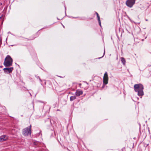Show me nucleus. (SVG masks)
<instances>
[{"label": "nucleus", "instance_id": "39448f33", "mask_svg": "<svg viewBox=\"0 0 151 151\" xmlns=\"http://www.w3.org/2000/svg\"><path fill=\"white\" fill-rule=\"evenodd\" d=\"M108 79L107 73L106 72L104 73V86L108 83Z\"/></svg>", "mask_w": 151, "mask_h": 151}, {"label": "nucleus", "instance_id": "9d476101", "mask_svg": "<svg viewBox=\"0 0 151 151\" xmlns=\"http://www.w3.org/2000/svg\"><path fill=\"white\" fill-rule=\"evenodd\" d=\"M121 61L124 65H125L126 63V60L124 58L122 57L121 58Z\"/></svg>", "mask_w": 151, "mask_h": 151}, {"label": "nucleus", "instance_id": "0eeeda50", "mask_svg": "<svg viewBox=\"0 0 151 151\" xmlns=\"http://www.w3.org/2000/svg\"><path fill=\"white\" fill-rule=\"evenodd\" d=\"M8 139V137L6 135H3L0 136V142L6 141Z\"/></svg>", "mask_w": 151, "mask_h": 151}, {"label": "nucleus", "instance_id": "9b49d317", "mask_svg": "<svg viewBox=\"0 0 151 151\" xmlns=\"http://www.w3.org/2000/svg\"><path fill=\"white\" fill-rule=\"evenodd\" d=\"M76 99V97L75 96H71L70 97V100L71 101H73Z\"/></svg>", "mask_w": 151, "mask_h": 151}, {"label": "nucleus", "instance_id": "f257e3e1", "mask_svg": "<svg viewBox=\"0 0 151 151\" xmlns=\"http://www.w3.org/2000/svg\"><path fill=\"white\" fill-rule=\"evenodd\" d=\"M143 89V86L141 84H136L134 86V90L137 92V95L139 96H142L144 95Z\"/></svg>", "mask_w": 151, "mask_h": 151}, {"label": "nucleus", "instance_id": "6e6552de", "mask_svg": "<svg viewBox=\"0 0 151 151\" xmlns=\"http://www.w3.org/2000/svg\"><path fill=\"white\" fill-rule=\"evenodd\" d=\"M83 92L82 91L77 90L76 93V95L77 96H79L83 94Z\"/></svg>", "mask_w": 151, "mask_h": 151}, {"label": "nucleus", "instance_id": "7ed1b4c3", "mask_svg": "<svg viewBox=\"0 0 151 151\" xmlns=\"http://www.w3.org/2000/svg\"><path fill=\"white\" fill-rule=\"evenodd\" d=\"M31 125L23 129L22 130L23 134L24 136H27L29 134H31Z\"/></svg>", "mask_w": 151, "mask_h": 151}, {"label": "nucleus", "instance_id": "f3484780", "mask_svg": "<svg viewBox=\"0 0 151 151\" xmlns=\"http://www.w3.org/2000/svg\"><path fill=\"white\" fill-rule=\"evenodd\" d=\"M63 26L64 28H65V27L63 25Z\"/></svg>", "mask_w": 151, "mask_h": 151}, {"label": "nucleus", "instance_id": "2eb2a0df", "mask_svg": "<svg viewBox=\"0 0 151 151\" xmlns=\"http://www.w3.org/2000/svg\"><path fill=\"white\" fill-rule=\"evenodd\" d=\"M57 19H62V18H61V19H59V18H58V17L57 18Z\"/></svg>", "mask_w": 151, "mask_h": 151}, {"label": "nucleus", "instance_id": "20e7f679", "mask_svg": "<svg viewBox=\"0 0 151 151\" xmlns=\"http://www.w3.org/2000/svg\"><path fill=\"white\" fill-rule=\"evenodd\" d=\"M136 0H127L126 2V4L130 8L132 7L135 3Z\"/></svg>", "mask_w": 151, "mask_h": 151}, {"label": "nucleus", "instance_id": "dca6fc26", "mask_svg": "<svg viewBox=\"0 0 151 151\" xmlns=\"http://www.w3.org/2000/svg\"><path fill=\"white\" fill-rule=\"evenodd\" d=\"M79 86H81V83H80V84H79Z\"/></svg>", "mask_w": 151, "mask_h": 151}, {"label": "nucleus", "instance_id": "f03ea898", "mask_svg": "<svg viewBox=\"0 0 151 151\" xmlns=\"http://www.w3.org/2000/svg\"><path fill=\"white\" fill-rule=\"evenodd\" d=\"M13 62V60L9 55H7L4 60V65L6 67L12 66Z\"/></svg>", "mask_w": 151, "mask_h": 151}, {"label": "nucleus", "instance_id": "f8f14e48", "mask_svg": "<svg viewBox=\"0 0 151 151\" xmlns=\"http://www.w3.org/2000/svg\"><path fill=\"white\" fill-rule=\"evenodd\" d=\"M104 76L103 78V83L102 87H103L104 86Z\"/></svg>", "mask_w": 151, "mask_h": 151}, {"label": "nucleus", "instance_id": "6ab92c4d", "mask_svg": "<svg viewBox=\"0 0 151 151\" xmlns=\"http://www.w3.org/2000/svg\"><path fill=\"white\" fill-rule=\"evenodd\" d=\"M104 56V54L103 55L102 57H103Z\"/></svg>", "mask_w": 151, "mask_h": 151}, {"label": "nucleus", "instance_id": "a211bd4d", "mask_svg": "<svg viewBox=\"0 0 151 151\" xmlns=\"http://www.w3.org/2000/svg\"><path fill=\"white\" fill-rule=\"evenodd\" d=\"M146 21H147V20L146 19Z\"/></svg>", "mask_w": 151, "mask_h": 151}, {"label": "nucleus", "instance_id": "4468645a", "mask_svg": "<svg viewBox=\"0 0 151 151\" xmlns=\"http://www.w3.org/2000/svg\"><path fill=\"white\" fill-rule=\"evenodd\" d=\"M1 40L0 39V44L1 43Z\"/></svg>", "mask_w": 151, "mask_h": 151}, {"label": "nucleus", "instance_id": "1a4fd4ad", "mask_svg": "<svg viewBox=\"0 0 151 151\" xmlns=\"http://www.w3.org/2000/svg\"><path fill=\"white\" fill-rule=\"evenodd\" d=\"M96 15H97V17L98 20V22H99V24L100 26H101V23L100 19L99 16V14L98 13L96 12Z\"/></svg>", "mask_w": 151, "mask_h": 151}, {"label": "nucleus", "instance_id": "ddd939ff", "mask_svg": "<svg viewBox=\"0 0 151 151\" xmlns=\"http://www.w3.org/2000/svg\"><path fill=\"white\" fill-rule=\"evenodd\" d=\"M3 15L2 14L1 16L0 17V19H2L3 17Z\"/></svg>", "mask_w": 151, "mask_h": 151}, {"label": "nucleus", "instance_id": "423d86ee", "mask_svg": "<svg viewBox=\"0 0 151 151\" xmlns=\"http://www.w3.org/2000/svg\"><path fill=\"white\" fill-rule=\"evenodd\" d=\"M13 70V67H11L9 68H4L3 69V70H4L5 72L7 73V72H8V73H11Z\"/></svg>", "mask_w": 151, "mask_h": 151}]
</instances>
